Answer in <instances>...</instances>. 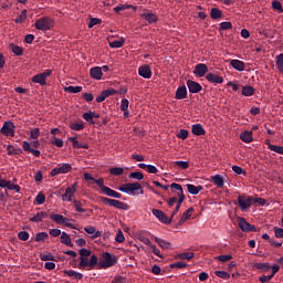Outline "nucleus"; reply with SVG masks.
Returning <instances> with one entry per match:
<instances>
[{
    "label": "nucleus",
    "instance_id": "obj_40",
    "mask_svg": "<svg viewBox=\"0 0 283 283\" xmlns=\"http://www.w3.org/2000/svg\"><path fill=\"white\" fill-rule=\"evenodd\" d=\"M136 10V7L132 4H119L114 8V12H123V10H129V9Z\"/></svg>",
    "mask_w": 283,
    "mask_h": 283
},
{
    "label": "nucleus",
    "instance_id": "obj_50",
    "mask_svg": "<svg viewBox=\"0 0 283 283\" xmlns=\"http://www.w3.org/2000/svg\"><path fill=\"white\" fill-rule=\"evenodd\" d=\"M214 274L217 277H221V280H229L231 277V274L226 271H216Z\"/></svg>",
    "mask_w": 283,
    "mask_h": 283
},
{
    "label": "nucleus",
    "instance_id": "obj_31",
    "mask_svg": "<svg viewBox=\"0 0 283 283\" xmlns=\"http://www.w3.org/2000/svg\"><path fill=\"white\" fill-rule=\"evenodd\" d=\"M192 134L195 136H205V128L200 124L192 125Z\"/></svg>",
    "mask_w": 283,
    "mask_h": 283
},
{
    "label": "nucleus",
    "instance_id": "obj_39",
    "mask_svg": "<svg viewBox=\"0 0 283 283\" xmlns=\"http://www.w3.org/2000/svg\"><path fill=\"white\" fill-rule=\"evenodd\" d=\"M50 218L53 222H56V224H63V222H65V217H63V214H51Z\"/></svg>",
    "mask_w": 283,
    "mask_h": 283
},
{
    "label": "nucleus",
    "instance_id": "obj_59",
    "mask_svg": "<svg viewBox=\"0 0 283 283\" xmlns=\"http://www.w3.org/2000/svg\"><path fill=\"white\" fill-rule=\"evenodd\" d=\"M189 137V130L187 129H181L178 134H177V138H180L181 140H186V138Z\"/></svg>",
    "mask_w": 283,
    "mask_h": 283
},
{
    "label": "nucleus",
    "instance_id": "obj_51",
    "mask_svg": "<svg viewBox=\"0 0 283 283\" xmlns=\"http://www.w3.org/2000/svg\"><path fill=\"white\" fill-rule=\"evenodd\" d=\"M269 149L271 151H275V154H280L281 156H283V147L282 146L269 145Z\"/></svg>",
    "mask_w": 283,
    "mask_h": 283
},
{
    "label": "nucleus",
    "instance_id": "obj_16",
    "mask_svg": "<svg viewBox=\"0 0 283 283\" xmlns=\"http://www.w3.org/2000/svg\"><path fill=\"white\" fill-rule=\"evenodd\" d=\"M85 233H88V235H92V240H95V238H101V235H103V232L96 230V228H94V226H90L84 228Z\"/></svg>",
    "mask_w": 283,
    "mask_h": 283
},
{
    "label": "nucleus",
    "instance_id": "obj_61",
    "mask_svg": "<svg viewBox=\"0 0 283 283\" xmlns=\"http://www.w3.org/2000/svg\"><path fill=\"white\" fill-rule=\"evenodd\" d=\"M176 167H179L180 169H189V161H175Z\"/></svg>",
    "mask_w": 283,
    "mask_h": 283
},
{
    "label": "nucleus",
    "instance_id": "obj_36",
    "mask_svg": "<svg viewBox=\"0 0 283 283\" xmlns=\"http://www.w3.org/2000/svg\"><path fill=\"white\" fill-rule=\"evenodd\" d=\"M182 202H185V196H181L180 199H178L177 205L171 213V220L174 219V216H176V213H178V211H180V207H182Z\"/></svg>",
    "mask_w": 283,
    "mask_h": 283
},
{
    "label": "nucleus",
    "instance_id": "obj_21",
    "mask_svg": "<svg viewBox=\"0 0 283 283\" xmlns=\"http://www.w3.org/2000/svg\"><path fill=\"white\" fill-rule=\"evenodd\" d=\"M22 147L24 151H29L30 154H33L36 158L41 156V151L30 147V142L28 140L23 142Z\"/></svg>",
    "mask_w": 283,
    "mask_h": 283
},
{
    "label": "nucleus",
    "instance_id": "obj_10",
    "mask_svg": "<svg viewBox=\"0 0 283 283\" xmlns=\"http://www.w3.org/2000/svg\"><path fill=\"white\" fill-rule=\"evenodd\" d=\"M153 216L159 220V222H163L164 224H171V219L167 218V214L163 212L161 210L158 209H153L151 210Z\"/></svg>",
    "mask_w": 283,
    "mask_h": 283
},
{
    "label": "nucleus",
    "instance_id": "obj_20",
    "mask_svg": "<svg viewBox=\"0 0 283 283\" xmlns=\"http://www.w3.org/2000/svg\"><path fill=\"white\" fill-rule=\"evenodd\" d=\"M231 67L237 70V72H244V62L240 60H231L230 61Z\"/></svg>",
    "mask_w": 283,
    "mask_h": 283
},
{
    "label": "nucleus",
    "instance_id": "obj_4",
    "mask_svg": "<svg viewBox=\"0 0 283 283\" xmlns=\"http://www.w3.org/2000/svg\"><path fill=\"white\" fill-rule=\"evenodd\" d=\"M14 129H17V126H14V123L11 120H7L3 123L0 134H3V136H7L8 138H14Z\"/></svg>",
    "mask_w": 283,
    "mask_h": 283
},
{
    "label": "nucleus",
    "instance_id": "obj_64",
    "mask_svg": "<svg viewBox=\"0 0 283 283\" xmlns=\"http://www.w3.org/2000/svg\"><path fill=\"white\" fill-rule=\"evenodd\" d=\"M275 238H283V228H274Z\"/></svg>",
    "mask_w": 283,
    "mask_h": 283
},
{
    "label": "nucleus",
    "instance_id": "obj_29",
    "mask_svg": "<svg viewBox=\"0 0 283 283\" xmlns=\"http://www.w3.org/2000/svg\"><path fill=\"white\" fill-rule=\"evenodd\" d=\"M64 274H66L67 277H74V280H83V273L76 272L74 270H65Z\"/></svg>",
    "mask_w": 283,
    "mask_h": 283
},
{
    "label": "nucleus",
    "instance_id": "obj_3",
    "mask_svg": "<svg viewBox=\"0 0 283 283\" xmlns=\"http://www.w3.org/2000/svg\"><path fill=\"white\" fill-rule=\"evenodd\" d=\"M34 25L36 30L48 32V30H52V20L50 17H42L35 21Z\"/></svg>",
    "mask_w": 283,
    "mask_h": 283
},
{
    "label": "nucleus",
    "instance_id": "obj_8",
    "mask_svg": "<svg viewBox=\"0 0 283 283\" xmlns=\"http://www.w3.org/2000/svg\"><path fill=\"white\" fill-rule=\"evenodd\" d=\"M238 222L241 231H243L244 233H250L251 231H258L255 226H252L251 223H249L244 218H238Z\"/></svg>",
    "mask_w": 283,
    "mask_h": 283
},
{
    "label": "nucleus",
    "instance_id": "obj_42",
    "mask_svg": "<svg viewBox=\"0 0 283 283\" xmlns=\"http://www.w3.org/2000/svg\"><path fill=\"white\" fill-rule=\"evenodd\" d=\"M10 48L11 52H13V54H15L17 56H21V54H23V48L17 44H10Z\"/></svg>",
    "mask_w": 283,
    "mask_h": 283
},
{
    "label": "nucleus",
    "instance_id": "obj_28",
    "mask_svg": "<svg viewBox=\"0 0 283 283\" xmlns=\"http://www.w3.org/2000/svg\"><path fill=\"white\" fill-rule=\"evenodd\" d=\"M240 138L243 143H253V133L245 130L241 133Z\"/></svg>",
    "mask_w": 283,
    "mask_h": 283
},
{
    "label": "nucleus",
    "instance_id": "obj_27",
    "mask_svg": "<svg viewBox=\"0 0 283 283\" xmlns=\"http://www.w3.org/2000/svg\"><path fill=\"white\" fill-rule=\"evenodd\" d=\"M191 211H193V208H189L187 211H185L178 222L179 227H181V224H185V222H187V220L191 219Z\"/></svg>",
    "mask_w": 283,
    "mask_h": 283
},
{
    "label": "nucleus",
    "instance_id": "obj_1",
    "mask_svg": "<svg viewBox=\"0 0 283 283\" xmlns=\"http://www.w3.org/2000/svg\"><path fill=\"white\" fill-rule=\"evenodd\" d=\"M118 191H122V193H127L128 196H143V193H145L143 186L138 182L122 185L118 188Z\"/></svg>",
    "mask_w": 283,
    "mask_h": 283
},
{
    "label": "nucleus",
    "instance_id": "obj_60",
    "mask_svg": "<svg viewBox=\"0 0 283 283\" xmlns=\"http://www.w3.org/2000/svg\"><path fill=\"white\" fill-rule=\"evenodd\" d=\"M83 118L84 120H86V123H90V125H94V117H92V113L88 112V113H84L83 114Z\"/></svg>",
    "mask_w": 283,
    "mask_h": 283
},
{
    "label": "nucleus",
    "instance_id": "obj_49",
    "mask_svg": "<svg viewBox=\"0 0 283 283\" xmlns=\"http://www.w3.org/2000/svg\"><path fill=\"white\" fill-rule=\"evenodd\" d=\"M193 252H184L177 255V258H179V260H192L193 258Z\"/></svg>",
    "mask_w": 283,
    "mask_h": 283
},
{
    "label": "nucleus",
    "instance_id": "obj_18",
    "mask_svg": "<svg viewBox=\"0 0 283 283\" xmlns=\"http://www.w3.org/2000/svg\"><path fill=\"white\" fill-rule=\"evenodd\" d=\"M175 98H177V101L187 98V86H179L176 91Z\"/></svg>",
    "mask_w": 283,
    "mask_h": 283
},
{
    "label": "nucleus",
    "instance_id": "obj_63",
    "mask_svg": "<svg viewBox=\"0 0 283 283\" xmlns=\"http://www.w3.org/2000/svg\"><path fill=\"white\" fill-rule=\"evenodd\" d=\"M52 145H55V147H63V139L56 138V136L52 137Z\"/></svg>",
    "mask_w": 283,
    "mask_h": 283
},
{
    "label": "nucleus",
    "instance_id": "obj_32",
    "mask_svg": "<svg viewBox=\"0 0 283 283\" xmlns=\"http://www.w3.org/2000/svg\"><path fill=\"white\" fill-rule=\"evenodd\" d=\"M104 196H108V198H117V199L123 198V195H120L119 192H116L112 188H106Z\"/></svg>",
    "mask_w": 283,
    "mask_h": 283
},
{
    "label": "nucleus",
    "instance_id": "obj_2",
    "mask_svg": "<svg viewBox=\"0 0 283 283\" xmlns=\"http://www.w3.org/2000/svg\"><path fill=\"white\" fill-rule=\"evenodd\" d=\"M116 262H118L116 255L109 252H104L101 255L97 266L98 269H111V266H116Z\"/></svg>",
    "mask_w": 283,
    "mask_h": 283
},
{
    "label": "nucleus",
    "instance_id": "obj_62",
    "mask_svg": "<svg viewBox=\"0 0 283 283\" xmlns=\"http://www.w3.org/2000/svg\"><path fill=\"white\" fill-rule=\"evenodd\" d=\"M35 202L36 205H43L45 202V195H43L42 192L38 193V196L35 197Z\"/></svg>",
    "mask_w": 283,
    "mask_h": 283
},
{
    "label": "nucleus",
    "instance_id": "obj_30",
    "mask_svg": "<svg viewBox=\"0 0 283 283\" xmlns=\"http://www.w3.org/2000/svg\"><path fill=\"white\" fill-rule=\"evenodd\" d=\"M187 189H188V192L191 193V196H198V193L202 191V186H195V185L188 184Z\"/></svg>",
    "mask_w": 283,
    "mask_h": 283
},
{
    "label": "nucleus",
    "instance_id": "obj_25",
    "mask_svg": "<svg viewBox=\"0 0 283 283\" xmlns=\"http://www.w3.org/2000/svg\"><path fill=\"white\" fill-rule=\"evenodd\" d=\"M44 218H48V212L45 211H40L30 219L31 222H43Z\"/></svg>",
    "mask_w": 283,
    "mask_h": 283
},
{
    "label": "nucleus",
    "instance_id": "obj_13",
    "mask_svg": "<svg viewBox=\"0 0 283 283\" xmlns=\"http://www.w3.org/2000/svg\"><path fill=\"white\" fill-rule=\"evenodd\" d=\"M138 74L142 78H151V67L147 64L139 66Z\"/></svg>",
    "mask_w": 283,
    "mask_h": 283
},
{
    "label": "nucleus",
    "instance_id": "obj_54",
    "mask_svg": "<svg viewBox=\"0 0 283 283\" xmlns=\"http://www.w3.org/2000/svg\"><path fill=\"white\" fill-rule=\"evenodd\" d=\"M19 240H22V242H28L30 240V233L28 231H21L18 233Z\"/></svg>",
    "mask_w": 283,
    "mask_h": 283
},
{
    "label": "nucleus",
    "instance_id": "obj_35",
    "mask_svg": "<svg viewBox=\"0 0 283 283\" xmlns=\"http://www.w3.org/2000/svg\"><path fill=\"white\" fill-rule=\"evenodd\" d=\"M170 188L178 191L177 192L178 200H180V198H182V196H185V192L182 191V186H180L179 184H171Z\"/></svg>",
    "mask_w": 283,
    "mask_h": 283
},
{
    "label": "nucleus",
    "instance_id": "obj_11",
    "mask_svg": "<svg viewBox=\"0 0 283 283\" xmlns=\"http://www.w3.org/2000/svg\"><path fill=\"white\" fill-rule=\"evenodd\" d=\"M238 202L241 211H247V209L251 208V202L252 198L251 197H244V196H239L238 197Z\"/></svg>",
    "mask_w": 283,
    "mask_h": 283
},
{
    "label": "nucleus",
    "instance_id": "obj_19",
    "mask_svg": "<svg viewBox=\"0 0 283 283\" xmlns=\"http://www.w3.org/2000/svg\"><path fill=\"white\" fill-rule=\"evenodd\" d=\"M111 207H115V209H120L122 211H129V206L123 201L113 199Z\"/></svg>",
    "mask_w": 283,
    "mask_h": 283
},
{
    "label": "nucleus",
    "instance_id": "obj_5",
    "mask_svg": "<svg viewBox=\"0 0 283 283\" xmlns=\"http://www.w3.org/2000/svg\"><path fill=\"white\" fill-rule=\"evenodd\" d=\"M76 189H78V182H74L70 187H67L65 189V193L62 195L63 202H72L74 193H76Z\"/></svg>",
    "mask_w": 283,
    "mask_h": 283
},
{
    "label": "nucleus",
    "instance_id": "obj_34",
    "mask_svg": "<svg viewBox=\"0 0 283 283\" xmlns=\"http://www.w3.org/2000/svg\"><path fill=\"white\" fill-rule=\"evenodd\" d=\"M242 94L243 96H253V94H255V88H253L251 85L243 86Z\"/></svg>",
    "mask_w": 283,
    "mask_h": 283
},
{
    "label": "nucleus",
    "instance_id": "obj_6",
    "mask_svg": "<svg viewBox=\"0 0 283 283\" xmlns=\"http://www.w3.org/2000/svg\"><path fill=\"white\" fill-rule=\"evenodd\" d=\"M70 171H72V165L61 164L51 170V176L54 177V176H59L61 174H70Z\"/></svg>",
    "mask_w": 283,
    "mask_h": 283
},
{
    "label": "nucleus",
    "instance_id": "obj_24",
    "mask_svg": "<svg viewBox=\"0 0 283 283\" xmlns=\"http://www.w3.org/2000/svg\"><path fill=\"white\" fill-rule=\"evenodd\" d=\"M69 140L73 143L74 149H90V145L80 143L78 140H76V137H70Z\"/></svg>",
    "mask_w": 283,
    "mask_h": 283
},
{
    "label": "nucleus",
    "instance_id": "obj_53",
    "mask_svg": "<svg viewBox=\"0 0 283 283\" xmlns=\"http://www.w3.org/2000/svg\"><path fill=\"white\" fill-rule=\"evenodd\" d=\"M128 178H133L134 180H143V178H145V175H143V172L135 171L130 172L128 175Z\"/></svg>",
    "mask_w": 283,
    "mask_h": 283
},
{
    "label": "nucleus",
    "instance_id": "obj_52",
    "mask_svg": "<svg viewBox=\"0 0 283 283\" xmlns=\"http://www.w3.org/2000/svg\"><path fill=\"white\" fill-rule=\"evenodd\" d=\"M272 8L273 10H275L276 12L279 13H282L283 12V8H282V2L277 1V0H274L272 2Z\"/></svg>",
    "mask_w": 283,
    "mask_h": 283
},
{
    "label": "nucleus",
    "instance_id": "obj_15",
    "mask_svg": "<svg viewBox=\"0 0 283 283\" xmlns=\"http://www.w3.org/2000/svg\"><path fill=\"white\" fill-rule=\"evenodd\" d=\"M91 78H95V81H101L103 78V69L99 66L92 67L90 70Z\"/></svg>",
    "mask_w": 283,
    "mask_h": 283
},
{
    "label": "nucleus",
    "instance_id": "obj_57",
    "mask_svg": "<svg viewBox=\"0 0 283 283\" xmlns=\"http://www.w3.org/2000/svg\"><path fill=\"white\" fill-rule=\"evenodd\" d=\"M95 185H98L101 190L103 191V193H105V190L108 189L109 187L105 186V181L103 180V178L99 179H95Z\"/></svg>",
    "mask_w": 283,
    "mask_h": 283
},
{
    "label": "nucleus",
    "instance_id": "obj_33",
    "mask_svg": "<svg viewBox=\"0 0 283 283\" xmlns=\"http://www.w3.org/2000/svg\"><path fill=\"white\" fill-rule=\"evenodd\" d=\"M64 92H67L69 94H78L83 92V86H66L64 87Z\"/></svg>",
    "mask_w": 283,
    "mask_h": 283
},
{
    "label": "nucleus",
    "instance_id": "obj_22",
    "mask_svg": "<svg viewBox=\"0 0 283 283\" xmlns=\"http://www.w3.org/2000/svg\"><path fill=\"white\" fill-rule=\"evenodd\" d=\"M140 18L145 19L147 23H157L158 17L155 13H140Z\"/></svg>",
    "mask_w": 283,
    "mask_h": 283
},
{
    "label": "nucleus",
    "instance_id": "obj_23",
    "mask_svg": "<svg viewBox=\"0 0 283 283\" xmlns=\"http://www.w3.org/2000/svg\"><path fill=\"white\" fill-rule=\"evenodd\" d=\"M211 181L213 182V185H216V187H218L219 189H222V187H224V178L221 175H214L211 177Z\"/></svg>",
    "mask_w": 283,
    "mask_h": 283
},
{
    "label": "nucleus",
    "instance_id": "obj_46",
    "mask_svg": "<svg viewBox=\"0 0 283 283\" xmlns=\"http://www.w3.org/2000/svg\"><path fill=\"white\" fill-rule=\"evenodd\" d=\"M48 238H50L48 232H40L35 235V242H45V240H48Z\"/></svg>",
    "mask_w": 283,
    "mask_h": 283
},
{
    "label": "nucleus",
    "instance_id": "obj_44",
    "mask_svg": "<svg viewBox=\"0 0 283 283\" xmlns=\"http://www.w3.org/2000/svg\"><path fill=\"white\" fill-rule=\"evenodd\" d=\"M211 19H220L222 17V11L218 8H212L210 11Z\"/></svg>",
    "mask_w": 283,
    "mask_h": 283
},
{
    "label": "nucleus",
    "instance_id": "obj_26",
    "mask_svg": "<svg viewBox=\"0 0 283 283\" xmlns=\"http://www.w3.org/2000/svg\"><path fill=\"white\" fill-rule=\"evenodd\" d=\"M60 240L62 244H65L66 247H74V244L72 243V239L70 238V234H67V232H62Z\"/></svg>",
    "mask_w": 283,
    "mask_h": 283
},
{
    "label": "nucleus",
    "instance_id": "obj_58",
    "mask_svg": "<svg viewBox=\"0 0 283 283\" xmlns=\"http://www.w3.org/2000/svg\"><path fill=\"white\" fill-rule=\"evenodd\" d=\"M30 136L33 140H38L41 136V130L39 128H33L30 133Z\"/></svg>",
    "mask_w": 283,
    "mask_h": 283
},
{
    "label": "nucleus",
    "instance_id": "obj_37",
    "mask_svg": "<svg viewBox=\"0 0 283 283\" xmlns=\"http://www.w3.org/2000/svg\"><path fill=\"white\" fill-rule=\"evenodd\" d=\"M123 45H125V39L123 38H120L119 40L109 42V48H113V49L123 48Z\"/></svg>",
    "mask_w": 283,
    "mask_h": 283
},
{
    "label": "nucleus",
    "instance_id": "obj_43",
    "mask_svg": "<svg viewBox=\"0 0 283 283\" xmlns=\"http://www.w3.org/2000/svg\"><path fill=\"white\" fill-rule=\"evenodd\" d=\"M276 67L281 74H283V53L276 56Z\"/></svg>",
    "mask_w": 283,
    "mask_h": 283
},
{
    "label": "nucleus",
    "instance_id": "obj_9",
    "mask_svg": "<svg viewBox=\"0 0 283 283\" xmlns=\"http://www.w3.org/2000/svg\"><path fill=\"white\" fill-rule=\"evenodd\" d=\"M0 188L9 189V191H15L17 193L21 191V187H19V185H14L12 181L6 179H0Z\"/></svg>",
    "mask_w": 283,
    "mask_h": 283
},
{
    "label": "nucleus",
    "instance_id": "obj_14",
    "mask_svg": "<svg viewBox=\"0 0 283 283\" xmlns=\"http://www.w3.org/2000/svg\"><path fill=\"white\" fill-rule=\"evenodd\" d=\"M207 72H209V69L207 67V64H197L193 71V74L196 76H199V78H202V76H205V74H207Z\"/></svg>",
    "mask_w": 283,
    "mask_h": 283
},
{
    "label": "nucleus",
    "instance_id": "obj_45",
    "mask_svg": "<svg viewBox=\"0 0 283 283\" xmlns=\"http://www.w3.org/2000/svg\"><path fill=\"white\" fill-rule=\"evenodd\" d=\"M70 128L73 129V132H81L85 129V125L83 123H72L70 124Z\"/></svg>",
    "mask_w": 283,
    "mask_h": 283
},
{
    "label": "nucleus",
    "instance_id": "obj_38",
    "mask_svg": "<svg viewBox=\"0 0 283 283\" xmlns=\"http://www.w3.org/2000/svg\"><path fill=\"white\" fill-rule=\"evenodd\" d=\"M155 242L159 244L163 249H171V243L169 241H165L160 238H155Z\"/></svg>",
    "mask_w": 283,
    "mask_h": 283
},
{
    "label": "nucleus",
    "instance_id": "obj_7",
    "mask_svg": "<svg viewBox=\"0 0 283 283\" xmlns=\"http://www.w3.org/2000/svg\"><path fill=\"white\" fill-rule=\"evenodd\" d=\"M52 70H46L43 73L36 74L32 77V83H39V85H45L48 76H51Z\"/></svg>",
    "mask_w": 283,
    "mask_h": 283
},
{
    "label": "nucleus",
    "instance_id": "obj_17",
    "mask_svg": "<svg viewBox=\"0 0 283 283\" xmlns=\"http://www.w3.org/2000/svg\"><path fill=\"white\" fill-rule=\"evenodd\" d=\"M206 78H207V81H209V83H216L217 85L224 83V78H222V76H220L218 74H213V73H209L206 76Z\"/></svg>",
    "mask_w": 283,
    "mask_h": 283
},
{
    "label": "nucleus",
    "instance_id": "obj_12",
    "mask_svg": "<svg viewBox=\"0 0 283 283\" xmlns=\"http://www.w3.org/2000/svg\"><path fill=\"white\" fill-rule=\"evenodd\" d=\"M187 87L190 92V94H198L199 92H202V85L200 83L188 80L187 81Z\"/></svg>",
    "mask_w": 283,
    "mask_h": 283
},
{
    "label": "nucleus",
    "instance_id": "obj_55",
    "mask_svg": "<svg viewBox=\"0 0 283 283\" xmlns=\"http://www.w3.org/2000/svg\"><path fill=\"white\" fill-rule=\"evenodd\" d=\"M111 283H129V280H127L125 276L115 275Z\"/></svg>",
    "mask_w": 283,
    "mask_h": 283
},
{
    "label": "nucleus",
    "instance_id": "obj_47",
    "mask_svg": "<svg viewBox=\"0 0 283 283\" xmlns=\"http://www.w3.org/2000/svg\"><path fill=\"white\" fill-rule=\"evenodd\" d=\"M28 19V10H22L20 15L15 19V23H23Z\"/></svg>",
    "mask_w": 283,
    "mask_h": 283
},
{
    "label": "nucleus",
    "instance_id": "obj_48",
    "mask_svg": "<svg viewBox=\"0 0 283 283\" xmlns=\"http://www.w3.org/2000/svg\"><path fill=\"white\" fill-rule=\"evenodd\" d=\"M90 256H80V264L78 266L82 269H85L87 266H90Z\"/></svg>",
    "mask_w": 283,
    "mask_h": 283
},
{
    "label": "nucleus",
    "instance_id": "obj_41",
    "mask_svg": "<svg viewBox=\"0 0 283 283\" xmlns=\"http://www.w3.org/2000/svg\"><path fill=\"white\" fill-rule=\"evenodd\" d=\"M125 172V169L123 167H115L109 169V174L112 176H123Z\"/></svg>",
    "mask_w": 283,
    "mask_h": 283
},
{
    "label": "nucleus",
    "instance_id": "obj_56",
    "mask_svg": "<svg viewBox=\"0 0 283 283\" xmlns=\"http://www.w3.org/2000/svg\"><path fill=\"white\" fill-rule=\"evenodd\" d=\"M98 256H96V255H91V259H90V261H88V266H90V269H94V266H96V264L98 265Z\"/></svg>",
    "mask_w": 283,
    "mask_h": 283
}]
</instances>
